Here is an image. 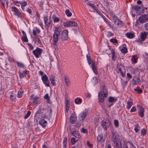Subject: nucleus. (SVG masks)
Instances as JSON below:
<instances>
[{"label": "nucleus", "mask_w": 148, "mask_h": 148, "mask_svg": "<svg viewBox=\"0 0 148 148\" xmlns=\"http://www.w3.org/2000/svg\"><path fill=\"white\" fill-rule=\"evenodd\" d=\"M49 79L52 85L53 86L55 85L56 83L55 81V76L53 75H51L49 76Z\"/></svg>", "instance_id": "4468645a"}, {"label": "nucleus", "mask_w": 148, "mask_h": 148, "mask_svg": "<svg viewBox=\"0 0 148 148\" xmlns=\"http://www.w3.org/2000/svg\"><path fill=\"white\" fill-rule=\"evenodd\" d=\"M130 148H136L134 145L130 141L128 142Z\"/></svg>", "instance_id": "a19ab883"}, {"label": "nucleus", "mask_w": 148, "mask_h": 148, "mask_svg": "<svg viewBox=\"0 0 148 148\" xmlns=\"http://www.w3.org/2000/svg\"><path fill=\"white\" fill-rule=\"evenodd\" d=\"M108 91L105 88H103V90L101 91L98 93V99L99 101L101 102H103L104 100V97L107 96Z\"/></svg>", "instance_id": "f257e3e1"}, {"label": "nucleus", "mask_w": 148, "mask_h": 148, "mask_svg": "<svg viewBox=\"0 0 148 148\" xmlns=\"http://www.w3.org/2000/svg\"><path fill=\"white\" fill-rule=\"evenodd\" d=\"M136 110V108L135 106H133L130 110L131 112H135Z\"/></svg>", "instance_id": "13d9d810"}, {"label": "nucleus", "mask_w": 148, "mask_h": 148, "mask_svg": "<svg viewBox=\"0 0 148 148\" xmlns=\"http://www.w3.org/2000/svg\"><path fill=\"white\" fill-rule=\"evenodd\" d=\"M91 67L94 73L96 74H97L98 73L97 71V69L96 67V66L95 65V64L94 62H92L91 65Z\"/></svg>", "instance_id": "f3484780"}, {"label": "nucleus", "mask_w": 148, "mask_h": 148, "mask_svg": "<svg viewBox=\"0 0 148 148\" xmlns=\"http://www.w3.org/2000/svg\"><path fill=\"white\" fill-rule=\"evenodd\" d=\"M98 141L101 143H103L105 140V138H103L102 134H101L99 135L97 138Z\"/></svg>", "instance_id": "a211bd4d"}, {"label": "nucleus", "mask_w": 148, "mask_h": 148, "mask_svg": "<svg viewBox=\"0 0 148 148\" xmlns=\"http://www.w3.org/2000/svg\"><path fill=\"white\" fill-rule=\"evenodd\" d=\"M43 81V83L46 86L49 87V81L48 80V79H47V80H44Z\"/></svg>", "instance_id": "bb28decb"}, {"label": "nucleus", "mask_w": 148, "mask_h": 148, "mask_svg": "<svg viewBox=\"0 0 148 148\" xmlns=\"http://www.w3.org/2000/svg\"><path fill=\"white\" fill-rule=\"evenodd\" d=\"M71 22L70 21H67L64 23V26L66 27H69L71 26Z\"/></svg>", "instance_id": "473e14b6"}, {"label": "nucleus", "mask_w": 148, "mask_h": 148, "mask_svg": "<svg viewBox=\"0 0 148 148\" xmlns=\"http://www.w3.org/2000/svg\"><path fill=\"white\" fill-rule=\"evenodd\" d=\"M53 21L54 22H58L59 21V18L57 17H56V16L54 15L53 16Z\"/></svg>", "instance_id": "2f4dec72"}, {"label": "nucleus", "mask_w": 148, "mask_h": 148, "mask_svg": "<svg viewBox=\"0 0 148 148\" xmlns=\"http://www.w3.org/2000/svg\"><path fill=\"white\" fill-rule=\"evenodd\" d=\"M81 132L83 133H87L88 132L87 130L84 128H82L81 130Z\"/></svg>", "instance_id": "864d4df0"}, {"label": "nucleus", "mask_w": 148, "mask_h": 148, "mask_svg": "<svg viewBox=\"0 0 148 148\" xmlns=\"http://www.w3.org/2000/svg\"><path fill=\"white\" fill-rule=\"evenodd\" d=\"M39 124L44 127L47 124V122L44 119H41L39 121Z\"/></svg>", "instance_id": "f8f14e48"}, {"label": "nucleus", "mask_w": 148, "mask_h": 148, "mask_svg": "<svg viewBox=\"0 0 148 148\" xmlns=\"http://www.w3.org/2000/svg\"><path fill=\"white\" fill-rule=\"evenodd\" d=\"M75 125L77 127H79L81 126V124L80 123L77 122L75 123Z\"/></svg>", "instance_id": "5fc2aeb1"}, {"label": "nucleus", "mask_w": 148, "mask_h": 148, "mask_svg": "<svg viewBox=\"0 0 148 148\" xmlns=\"http://www.w3.org/2000/svg\"><path fill=\"white\" fill-rule=\"evenodd\" d=\"M65 83L66 85L67 86H69L71 83V82L70 80H67L65 81Z\"/></svg>", "instance_id": "3c124183"}, {"label": "nucleus", "mask_w": 148, "mask_h": 148, "mask_svg": "<svg viewBox=\"0 0 148 148\" xmlns=\"http://www.w3.org/2000/svg\"><path fill=\"white\" fill-rule=\"evenodd\" d=\"M110 42L113 43H117V40L115 39H111L110 40Z\"/></svg>", "instance_id": "603ef678"}, {"label": "nucleus", "mask_w": 148, "mask_h": 148, "mask_svg": "<svg viewBox=\"0 0 148 148\" xmlns=\"http://www.w3.org/2000/svg\"><path fill=\"white\" fill-rule=\"evenodd\" d=\"M42 51V49L37 47L36 50L33 51V53L37 58H38L39 57V56H40Z\"/></svg>", "instance_id": "423d86ee"}, {"label": "nucleus", "mask_w": 148, "mask_h": 148, "mask_svg": "<svg viewBox=\"0 0 148 148\" xmlns=\"http://www.w3.org/2000/svg\"><path fill=\"white\" fill-rule=\"evenodd\" d=\"M61 38L62 41H66L69 39L68 31L66 29L63 30L61 34Z\"/></svg>", "instance_id": "20e7f679"}, {"label": "nucleus", "mask_w": 148, "mask_h": 148, "mask_svg": "<svg viewBox=\"0 0 148 148\" xmlns=\"http://www.w3.org/2000/svg\"><path fill=\"white\" fill-rule=\"evenodd\" d=\"M35 36V38L36 39V40L37 41H38V42H39V43H41V41L40 40V38H38V36Z\"/></svg>", "instance_id": "4d7b16f0"}, {"label": "nucleus", "mask_w": 148, "mask_h": 148, "mask_svg": "<svg viewBox=\"0 0 148 148\" xmlns=\"http://www.w3.org/2000/svg\"><path fill=\"white\" fill-rule=\"evenodd\" d=\"M48 79V77L45 74L44 75L41 77V79L42 81L45 80H47Z\"/></svg>", "instance_id": "58836bf2"}, {"label": "nucleus", "mask_w": 148, "mask_h": 148, "mask_svg": "<svg viewBox=\"0 0 148 148\" xmlns=\"http://www.w3.org/2000/svg\"><path fill=\"white\" fill-rule=\"evenodd\" d=\"M71 26H76L77 25V23L74 21H71Z\"/></svg>", "instance_id": "c9c22d12"}, {"label": "nucleus", "mask_w": 148, "mask_h": 148, "mask_svg": "<svg viewBox=\"0 0 148 148\" xmlns=\"http://www.w3.org/2000/svg\"><path fill=\"white\" fill-rule=\"evenodd\" d=\"M86 57L88 64H90L91 63L92 64V62H93L92 61V60H91V59L90 58V56H88L87 55Z\"/></svg>", "instance_id": "f704fd0d"}, {"label": "nucleus", "mask_w": 148, "mask_h": 148, "mask_svg": "<svg viewBox=\"0 0 148 148\" xmlns=\"http://www.w3.org/2000/svg\"><path fill=\"white\" fill-rule=\"evenodd\" d=\"M119 136L117 133L115 132H113L112 133V141H115L119 139Z\"/></svg>", "instance_id": "0eeeda50"}, {"label": "nucleus", "mask_w": 148, "mask_h": 148, "mask_svg": "<svg viewBox=\"0 0 148 148\" xmlns=\"http://www.w3.org/2000/svg\"><path fill=\"white\" fill-rule=\"evenodd\" d=\"M114 123L116 127H117L119 126V122L118 120H114Z\"/></svg>", "instance_id": "79ce46f5"}, {"label": "nucleus", "mask_w": 148, "mask_h": 148, "mask_svg": "<svg viewBox=\"0 0 148 148\" xmlns=\"http://www.w3.org/2000/svg\"><path fill=\"white\" fill-rule=\"evenodd\" d=\"M44 20L45 25L46 26H49L51 21L50 17L49 18L47 16H45Z\"/></svg>", "instance_id": "6e6552de"}, {"label": "nucleus", "mask_w": 148, "mask_h": 148, "mask_svg": "<svg viewBox=\"0 0 148 148\" xmlns=\"http://www.w3.org/2000/svg\"><path fill=\"white\" fill-rule=\"evenodd\" d=\"M138 125H137L135 126V128H134V130L136 132H138Z\"/></svg>", "instance_id": "bf43d9fd"}, {"label": "nucleus", "mask_w": 148, "mask_h": 148, "mask_svg": "<svg viewBox=\"0 0 148 148\" xmlns=\"http://www.w3.org/2000/svg\"><path fill=\"white\" fill-rule=\"evenodd\" d=\"M145 134H146L145 130L144 129H143L141 131L142 134L143 135H145Z\"/></svg>", "instance_id": "680f3d73"}, {"label": "nucleus", "mask_w": 148, "mask_h": 148, "mask_svg": "<svg viewBox=\"0 0 148 148\" xmlns=\"http://www.w3.org/2000/svg\"><path fill=\"white\" fill-rule=\"evenodd\" d=\"M88 4L92 8L95 10L97 11V10L96 9L95 6V5H93V4H91L90 3H88Z\"/></svg>", "instance_id": "4c0bfd02"}, {"label": "nucleus", "mask_w": 148, "mask_h": 148, "mask_svg": "<svg viewBox=\"0 0 148 148\" xmlns=\"http://www.w3.org/2000/svg\"><path fill=\"white\" fill-rule=\"evenodd\" d=\"M134 90L136 91H137L139 93H141L142 92V90L140 89L139 88H136L134 89Z\"/></svg>", "instance_id": "8fccbe9b"}, {"label": "nucleus", "mask_w": 148, "mask_h": 148, "mask_svg": "<svg viewBox=\"0 0 148 148\" xmlns=\"http://www.w3.org/2000/svg\"><path fill=\"white\" fill-rule=\"evenodd\" d=\"M125 35L127 38H132L134 37V34L133 33L128 32L126 33Z\"/></svg>", "instance_id": "4be33fe9"}, {"label": "nucleus", "mask_w": 148, "mask_h": 148, "mask_svg": "<svg viewBox=\"0 0 148 148\" xmlns=\"http://www.w3.org/2000/svg\"><path fill=\"white\" fill-rule=\"evenodd\" d=\"M75 102L77 104H80L82 102V100L80 98H77L75 100Z\"/></svg>", "instance_id": "7c9ffc66"}, {"label": "nucleus", "mask_w": 148, "mask_h": 148, "mask_svg": "<svg viewBox=\"0 0 148 148\" xmlns=\"http://www.w3.org/2000/svg\"><path fill=\"white\" fill-rule=\"evenodd\" d=\"M86 113L85 112H83L79 116L80 119L82 121L84 120L86 117Z\"/></svg>", "instance_id": "dca6fc26"}, {"label": "nucleus", "mask_w": 148, "mask_h": 148, "mask_svg": "<svg viewBox=\"0 0 148 148\" xmlns=\"http://www.w3.org/2000/svg\"><path fill=\"white\" fill-rule=\"evenodd\" d=\"M133 102L132 101H128L127 102V106L126 107L128 109H129L131 106L133 105Z\"/></svg>", "instance_id": "5701e85b"}, {"label": "nucleus", "mask_w": 148, "mask_h": 148, "mask_svg": "<svg viewBox=\"0 0 148 148\" xmlns=\"http://www.w3.org/2000/svg\"><path fill=\"white\" fill-rule=\"evenodd\" d=\"M30 98L33 101V102L34 103L36 104L38 103V97L34 98L33 97V96L32 95L30 97Z\"/></svg>", "instance_id": "412c9836"}, {"label": "nucleus", "mask_w": 148, "mask_h": 148, "mask_svg": "<svg viewBox=\"0 0 148 148\" xmlns=\"http://www.w3.org/2000/svg\"><path fill=\"white\" fill-rule=\"evenodd\" d=\"M114 21V24L115 25H117L118 27H121L123 25L122 22L120 21L118 18L115 15H114L112 17Z\"/></svg>", "instance_id": "39448f33"}, {"label": "nucleus", "mask_w": 148, "mask_h": 148, "mask_svg": "<svg viewBox=\"0 0 148 148\" xmlns=\"http://www.w3.org/2000/svg\"><path fill=\"white\" fill-rule=\"evenodd\" d=\"M12 11L14 12V14L15 15L19 17L21 16V14L19 13V10L17 8L15 7H12Z\"/></svg>", "instance_id": "9d476101"}, {"label": "nucleus", "mask_w": 148, "mask_h": 148, "mask_svg": "<svg viewBox=\"0 0 148 148\" xmlns=\"http://www.w3.org/2000/svg\"><path fill=\"white\" fill-rule=\"evenodd\" d=\"M145 15H143L142 16H140L139 18V22L141 23H143L146 21V20L145 17Z\"/></svg>", "instance_id": "6ab92c4d"}, {"label": "nucleus", "mask_w": 148, "mask_h": 148, "mask_svg": "<svg viewBox=\"0 0 148 148\" xmlns=\"http://www.w3.org/2000/svg\"><path fill=\"white\" fill-rule=\"evenodd\" d=\"M147 34L148 33L146 32L141 33L140 39L142 41H143L145 40V38H146L147 36Z\"/></svg>", "instance_id": "9b49d317"}, {"label": "nucleus", "mask_w": 148, "mask_h": 148, "mask_svg": "<svg viewBox=\"0 0 148 148\" xmlns=\"http://www.w3.org/2000/svg\"><path fill=\"white\" fill-rule=\"evenodd\" d=\"M111 125V122L108 119H104L102 121L101 125L105 130H106Z\"/></svg>", "instance_id": "7ed1b4c3"}, {"label": "nucleus", "mask_w": 148, "mask_h": 148, "mask_svg": "<svg viewBox=\"0 0 148 148\" xmlns=\"http://www.w3.org/2000/svg\"><path fill=\"white\" fill-rule=\"evenodd\" d=\"M40 31L37 28H36L35 29H34L33 30V33L34 35L35 36H36V33H37L38 34H39L40 32Z\"/></svg>", "instance_id": "a878e982"}, {"label": "nucleus", "mask_w": 148, "mask_h": 148, "mask_svg": "<svg viewBox=\"0 0 148 148\" xmlns=\"http://www.w3.org/2000/svg\"><path fill=\"white\" fill-rule=\"evenodd\" d=\"M115 145L117 148H120L121 147V143L120 141L119 140H115V141H113Z\"/></svg>", "instance_id": "ddd939ff"}, {"label": "nucleus", "mask_w": 148, "mask_h": 148, "mask_svg": "<svg viewBox=\"0 0 148 148\" xmlns=\"http://www.w3.org/2000/svg\"><path fill=\"white\" fill-rule=\"evenodd\" d=\"M114 101V99L113 97H110L108 99V101L110 102H113Z\"/></svg>", "instance_id": "49530a36"}, {"label": "nucleus", "mask_w": 148, "mask_h": 148, "mask_svg": "<svg viewBox=\"0 0 148 148\" xmlns=\"http://www.w3.org/2000/svg\"><path fill=\"white\" fill-rule=\"evenodd\" d=\"M113 35V34L110 32H108L107 35L109 37Z\"/></svg>", "instance_id": "774afa93"}, {"label": "nucleus", "mask_w": 148, "mask_h": 148, "mask_svg": "<svg viewBox=\"0 0 148 148\" xmlns=\"http://www.w3.org/2000/svg\"><path fill=\"white\" fill-rule=\"evenodd\" d=\"M20 4L21 6V8L24 10V7H25L27 5V3L25 1H23L20 3Z\"/></svg>", "instance_id": "e433bc0d"}, {"label": "nucleus", "mask_w": 148, "mask_h": 148, "mask_svg": "<svg viewBox=\"0 0 148 148\" xmlns=\"http://www.w3.org/2000/svg\"><path fill=\"white\" fill-rule=\"evenodd\" d=\"M87 145L89 147H90L91 148V147H92V144H90L89 141H87Z\"/></svg>", "instance_id": "e2e57ef3"}, {"label": "nucleus", "mask_w": 148, "mask_h": 148, "mask_svg": "<svg viewBox=\"0 0 148 148\" xmlns=\"http://www.w3.org/2000/svg\"><path fill=\"white\" fill-rule=\"evenodd\" d=\"M77 146L76 148H81L82 147V144L81 142L78 143L77 144Z\"/></svg>", "instance_id": "de8ad7c7"}, {"label": "nucleus", "mask_w": 148, "mask_h": 148, "mask_svg": "<svg viewBox=\"0 0 148 148\" xmlns=\"http://www.w3.org/2000/svg\"><path fill=\"white\" fill-rule=\"evenodd\" d=\"M72 134L73 135L75 136V137L78 138H80L81 137V136H80V134L77 131H73L72 132Z\"/></svg>", "instance_id": "aec40b11"}, {"label": "nucleus", "mask_w": 148, "mask_h": 148, "mask_svg": "<svg viewBox=\"0 0 148 148\" xmlns=\"http://www.w3.org/2000/svg\"><path fill=\"white\" fill-rule=\"evenodd\" d=\"M22 33L23 34V35L22 36V40L25 42L28 41L27 38V36L26 33L23 31H22Z\"/></svg>", "instance_id": "2eb2a0df"}, {"label": "nucleus", "mask_w": 148, "mask_h": 148, "mask_svg": "<svg viewBox=\"0 0 148 148\" xmlns=\"http://www.w3.org/2000/svg\"><path fill=\"white\" fill-rule=\"evenodd\" d=\"M60 35V32L58 30V28H56L55 31L53 34V44L54 46H56L57 42L58 40V36Z\"/></svg>", "instance_id": "f03ea898"}, {"label": "nucleus", "mask_w": 148, "mask_h": 148, "mask_svg": "<svg viewBox=\"0 0 148 148\" xmlns=\"http://www.w3.org/2000/svg\"><path fill=\"white\" fill-rule=\"evenodd\" d=\"M112 60H114L115 59V53L114 51L112 52Z\"/></svg>", "instance_id": "6e6d98bb"}, {"label": "nucleus", "mask_w": 148, "mask_h": 148, "mask_svg": "<svg viewBox=\"0 0 148 148\" xmlns=\"http://www.w3.org/2000/svg\"><path fill=\"white\" fill-rule=\"evenodd\" d=\"M42 113V112H41V110H39L36 112V115H37L38 114H40V113Z\"/></svg>", "instance_id": "338daca9"}, {"label": "nucleus", "mask_w": 148, "mask_h": 148, "mask_svg": "<svg viewBox=\"0 0 148 148\" xmlns=\"http://www.w3.org/2000/svg\"><path fill=\"white\" fill-rule=\"evenodd\" d=\"M17 65L19 67H24V65L22 63L17 62Z\"/></svg>", "instance_id": "a18cd8bd"}, {"label": "nucleus", "mask_w": 148, "mask_h": 148, "mask_svg": "<svg viewBox=\"0 0 148 148\" xmlns=\"http://www.w3.org/2000/svg\"><path fill=\"white\" fill-rule=\"evenodd\" d=\"M24 74H23V73H21L20 72L19 73V75H20V78H23L24 77Z\"/></svg>", "instance_id": "69168bd1"}, {"label": "nucleus", "mask_w": 148, "mask_h": 148, "mask_svg": "<svg viewBox=\"0 0 148 148\" xmlns=\"http://www.w3.org/2000/svg\"><path fill=\"white\" fill-rule=\"evenodd\" d=\"M67 139L66 137H65L63 141V148H66V145Z\"/></svg>", "instance_id": "c85d7f7f"}, {"label": "nucleus", "mask_w": 148, "mask_h": 148, "mask_svg": "<svg viewBox=\"0 0 148 148\" xmlns=\"http://www.w3.org/2000/svg\"><path fill=\"white\" fill-rule=\"evenodd\" d=\"M92 82L94 84H96L98 83V80L96 77H93L92 79Z\"/></svg>", "instance_id": "72a5a7b5"}, {"label": "nucleus", "mask_w": 148, "mask_h": 148, "mask_svg": "<svg viewBox=\"0 0 148 148\" xmlns=\"http://www.w3.org/2000/svg\"><path fill=\"white\" fill-rule=\"evenodd\" d=\"M76 120V119L75 116H71L70 118V121L71 123L72 124L74 123L75 121Z\"/></svg>", "instance_id": "393cba45"}, {"label": "nucleus", "mask_w": 148, "mask_h": 148, "mask_svg": "<svg viewBox=\"0 0 148 148\" xmlns=\"http://www.w3.org/2000/svg\"><path fill=\"white\" fill-rule=\"evenodd\" d=\"M132 59L133 60V62L134 63H136L137 62V60L136 58H135V57L134 56H133L132 58Z\"/></svg>", "instance_id": "052dcab7"}, {"label": "nucleus", "mask_w": 148, "mask_h": 148, "mask_svg": "<svg viewBox=\"0 0 148 148\" xmlns=\"http://www.w3.org/2000/svg\"><path fill=\"white\" fill-rule=\"evenodd\" d=\"M71 143L72 145H74L75 143V140L74 138H72L71 139Z\"/></svg>", "instance_id": "09e8293b"}, {"label": "nucleus", "mask_w": 148, "mask_h": 148, "mask_svg": "<svg viewBox=\"0 0 148 148\" xmlns=\"http://www.w3.org/2000/svg\"><path fill=\"white\" fill-rule=\"evenodd\" d=\"M144 108L141 106L139 107L138 110V115L142 118H143L144 116Z\"/></svg>", "instance_id": "1a4fd4ad"}, {"label": "nucleus", "mask_w": 148, "mask_h": 148, "mask_svg": "<svg viewBox=\"0 0 148 148\" xmlns=\"http://www.w3.org/2000/svg\"><path fill=\"white\" fill-rule=\"evenodd\" d=\"M18 97H21L23 95V92L21 91H18Z\"/></svg>", "instance_id": "c03bdc74"}, {"label": "nucleus", "mask_w": 148, "mask_h": 148, "mask_svg": "<svg viewBox=\"0 0 148 148\" xmlns=\"http://www.w3.org/2000/svg\"><path fill=\"white\" fill-rule=\"evenodd\" d=\"M120 50L122 53H126L127 52V48L125 47H119Z\"/></svg>", "instance_id": "b1692460"}, {"label": "nucleus", "mask_w": 148, "mask_h": 148, "mask_svg": "<svg viewBox=\"0 0 148 148\" xmlns=\"http://www.w3.org/2000/svg\"><path fill=\"white\" fill-rule=\"evenodd\" d=\"M44 98L47 100L49 98L48 95L47 94H46L44 97Z\"/></svg>", "instance_id": "0e129e2a"}, {"label": "nucleus", "mask_w": 148, "mask_h": 148, "mask_svg": "<svg viewBox=\"0 0 148 148\" xmlns=\"http://www.w3.org/2000/svg\"><path fill=\"white\" fill-rule=\"evenodd\" d=\"M134 8L136 11H137L139 10L140 8V7L138 5H136L134 7Z\"/></svg>", "instance_id": "37998d69"}, {"label": "nucleus", "mask_w": 148, "mask_h": 148, "mask_svg": "<svg viewBox=\"0 0 148 148\" xmlns=\"http://www.w3.org/2000/svg\"><path fill=\"white\" fill-rule=\"evenodd\" d=\"M133 81L134 82V84H136L137 83H138L140 82V79L137 77H135L133 80Z\"/></svg>", "instance_id": "c756f323"}, {"label": "nucleus", "mask_w": 148, "mask_h": 148, "mask_svg": "<svg viewBox=\"0 0 148 148\" xmlns=\"http://www.w3.org/2000/svg\"><path fill=\"white\" fill-rule=\"evenodd\" d=\"M31 114V112L29 111H28L27 114L25 115V116L24 117V118L25 119H27L30 115Z\"/></svg>", "instance_id": "ea45409f"}, {"label": "nucleus", "mask_w": 148, "mask_h": 148, "mask_svg": "<svg viewBox=\"0 0 148 148\" xmlns=\"http://www.w3.org/2000/svg\"><path fill=\"white\" fill-rule=\"evenodd\" d=\"M65 12L66 15L68 17H70L72 16V13L70 12L69 9H66Z\"/></svg>", "instance_id": "cd10ccee"}]
</instances>
